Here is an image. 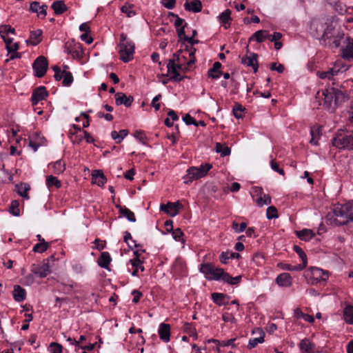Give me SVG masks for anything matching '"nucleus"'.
I'll return each mask as SVG.
<instances>
[{"mask_svg": "<svg viewBox=\"0 0 353 353\" xmlns=\"http://www.w3.org/2000/svg\"><path fill=\"white\" fill-rule=\"evenodd\" d=\"M326 219L330 224L336 225H343L353 222V201L335 207L332 212L327 214Z\"/></svg>", "mask_w": 353, "mask_h": 353, "instance_id": "obj_1", "label": "nucleus"}, {"mask_svg": "<svg viewBox=\"0 0 353 353\" xmlns=\"http://www.w3.org/2000/svg\"><path fill=\"white\" fill-rule=\"evenodd\" d=\"M200 271L205 275L208 280H222L230 285H237L241 281V276L232 277L228 273L225 272L223 269L215 268L211 263H203L201 265Z\"/></svg>", "mask_w": 353, "mask_h": 353, "instance_id": "obj_2", "label": "nucleus"}, {"mask_svg": "<svg viewBox=\"0 0 353 353\" xmlns=\"http://www.w3.org/2000/svg\"><path fill=\"white\" fill-rule=\"evenodd\" d=\"M323 106L330 112H334L339 106L347 100L345 92L336 88H330L323 90Z\"/></svg>", "mask_w": 353, "mask_h": 353, "instance_id": "obj_3", "label": "nucleus"}, {"mask_svg": "<svg viewBox=\"0 0 353 353\" xmlns=\"http://www.w3.org/2000/svg\"><path fill=\"white\" fill-rule=\"evenodd\" d=\"M332 145L339 149L353 150V131L339 130L332 139Z\"/></svg>", "mask_w": 353, "mask_h": 353, "instance_id": "obj_4", "label": "nucleus"}, {"mask_svg": "<svg viewBox=\"0 0 353 353\" xmlns=\"http://www.w3.org/2000/svg\"><path fill=\"white\" fill-rule=\"evenodd\" d=\"M134 43L127 39L125 34H120L119 54L121 59L127 63L133 59Z\"/></svg>", "mask_w": 353, "mask_h": 353, "instance_id": "obj_5", "label": "nucleus"}, {"mask_svg": "<svg viewBox=\"0 0 353 353\" xmlns=\"http://www.w3.org/2000/svg\"><path fill=\"white\" fill-rule=\"evenodd\" d=\"M212 165L210 163L201 165L199 167H191L187 170V174L184 176V183H189L194 180L199 179L205 176L208 172L212 168Z\"/></svg>", "mask_w": 353, "mask_h": 353, "instance_id": "obj_6", "label": "nucleus"}, {"mask_svg": "<svg viewBox=\"0 0 353 353\" xmlns=\"http://www.w3.org/2000/svg\"><path fill=\"white\" fill-rule=\"evenodd\" d=\"M186 57L185 56H181L178 53L173 54V59H170L167 64L168 72L171 73L172 75L170 77V80L172 81L180 82L184 78L180 77L179 71L176 70V63H185Z\"/></svg>", "mask_w": 353, "mask_h": 353, "instance_id": "obj_7", "label": "nucleus"}, {"mask_svg": "<svg viewBox=\"0 0 353 353\" xmlns=\"http://www.w3.org/2000/svg\"><path fill=\"white\" fill-rule=\"evenodd\" d=\"M325 31L323 33L322 40L325 41L327 39H330L333 37L332 44L334 47H339L340 40L343 38L344 34L343 33L338 32L337 35L335 36L334 33L335 27L333 26L332 22H325Z\"/></svg>", "mask_w": 353, "mask_h": 353, "instance_id": "obj_8", "label": "nucleus"}, {"mask_svg": "<svg viewBox=\"0 0 353 353\" xmlns=\"http://www.w3.org/2000/svg\"><path fill=\"white\" fill-rule=\"evenodd\" d=\"M34 75L41 78L45 75L48 68V62L43 56L38 57L32 64Z\"/></svg>", "mask_w": 353, "mask_h": 353, "instance_id": "obj_9", "label": "nucleus"}, {"mask_svg": "<svg viewBox=\"0 0 353 353\" xmlns=\"http://www.w3.org/2000/svg\"><path fill=\"white\" fill-rule=\"evenodd\" d=\"M31 270L34 274L38 275L41 278L46 277L50 272L49 259L44 260L43 264L40 266L33 265Z\"/></svg>", "mask_w": 353, "mask_h": 353, "instance_id": "obj_10", "label": "nucleus"}, {"mask_svg": "<svg viewBox=\"0 0 353 353\" xmlns=\"http://www.w3.org/2000/svg\"><path fill=\"white\" fill-rule=\"evenodd\" d=\"M325 23H323L319 20L312 21L310 26V30L313 37L320 39H323V33L325 31Z\"/></svg>", "mask_w": 353, "mask_h": 353, "instance_id": "obj_11", "label": "nucleus"}, {"mask_svg": "<svg viewBox=\"0 0 353 353\" xmlns=\"http://www.w3.org/2000/svg\"><path fill=\"white\" fill-rule=\"evenodd\" d=\"M47 96L48 92L44 86H39L35 88L31 98L32 105H36L39 101L45 99Z\"/></svg>", "mask_w": 353, "mask_h": 353, "instance_id": "obj_12", "label": "nucleus"}, {"mask_svg": "<svg viewBox=\"0 0 353 353\" xmlns=\"http://www.w3.org/2000/svg\"><path fill=\"white\" fill-rule=\"evenodd\" d=\"M257 57V54L252 52L250 55L242 57L241 63L247 66L252 67L254 72H256L258 70Z\"/></svg>", "mask_w": 353, "mask_h": 353, "instance_id": "obj_13", "label": "nucleus"}, {"mask_svg": "<svg viewBox=\"0 0 353 353\" xmlns=\"http://www.w3.org/2000/svg\"><path fill=\"white\" fill-rule=\"evenodd\" d=\"M115 102L117 105H124L125 107L128 108L132 105V103L134 101V98L132 96L127 97L126 94L123 92H117L114 95Z\"/></svg>", "mask_w": 353, "mask_h": 353, "instance_id": "obj_14", "label": "nucleus"}, {"mask_svg": "<svg viewBox=\"0 0 353 353\" xmlns=\"http://www.w3.org/2000/svg\"><path fill=\"white\" fill-rule=\"evenodd\" d=\"M312 274V276L316 283H318L321 281H326L328 278V272L323 270L319 268L311 267L310 268Z\"/></svg>", "mask_w": 353, "mask_h": 353, "instance_id": "obj_15", "label": "nucleus"}, {"mask_svg": "<svg viewBox=\"0 0 353 353\" xmlns=\"http://www.w3.org/2000/svg\"><path fill=\"white\" fill-rule=\"evenodd\" d=\"M299 347L301 353H315L316 352L314 343L306 338L300 341Z\"/></svg>", "mask_w": 353, "mask_h": 353, "instance_id": "obj_16", "label": "nucleus"}, {"mask_svg": "<svg viewBox=\"0 0 353 353\" xmlns=\"http://www.w3.org/2000/svg\"><path fill=\"white\" fill-rule=\"evenodd\" d=\"M252 333L258 334L259 336L258 337L250 339L249 343L248 345V349H252L255 347L258 343H261L264 341L265 333L261 329L256 328L253 330Z\"/></svg>", "mask_w": 353, "mask_h": 353, "instance_id": "obj_17", "label": "nucleus"}, {"mask_svg": "<svg viewBox=\"0 0 353 353\" xmlns=\"http://www.w3.org/2000/svg\"><path fill=\"white\" fill-rule=\"evenodd\" d=\"M107 179L103 174L102 170H95L92 173V182L98 186L102 187L106 182Z\"/></svg>", "mask_w": 353, "mask_h": 353, "instance_id": "obj_18", "label": "nucleus"}, {"mask_svg": "<svg viewBox=\"0 0 353 353\" xmlns=\"http://www.w3.org/2000/svg\"><path fill=\"white\" fill-rule=\"evenodd\" d=\"M158 334L163 341L165 343L168 342L170 339V325L164 323H161Z\"/></svg>", "mask_w": 353, "mask_h": 353, "instance_id": "obj_19", "label": "nucleus"}, {"mask_svg": "<svg viewBox=\"0 0 353 353\" xmlns=\"http://www.w3.org/2000/svg\"><path fill=\"white\" fill-rule=\"evenodd\" d=\"M346 46L343 48V57L346 60L353 59V40L347 37L345 39Z\"/></svg>", "mask_w": 353, "mask_h": 353, "instance_id": "obj_20", "label": "nucleus"}, {"mask_svg": "<svg viewBox=\"0 0 353 353\" xmlns=\"http://www.w3.org/2000/svg\"><path fill=\"white\" fill-rule=\"evenodd\" d=\"M311 139L310 143L312 145H317L318 140L320 139L321 135V127L320 125H313L310 128Z\"/></svg>", "mask_w": 353, "mask_h": 353, "instance_id": "obj_21", "label": "nucleus"}, {"mask_svg": "<svg viewBox=\"0 0 353 353\" xmlns=\"http://www.w3.org/2000/svg\"><path fill=\"white\" fill-rule=\"evenodd\" d=\"M276 281L280 286L289 287L292 284V276L289 273H282L276 277Z\"/></svg>", "mask_w": 353, "mask_h": 353, "instance_id": "obj_22", "label": "nucleus"}, {"mask_svg": "<svg viewBox=\"0 0 353 353\" xmlns=\"http://www.w3.org/2000/svg\"><path fill=\"white\" fill-rule=\"evenodd\" d=\"M184 8L188 11H192L194 12H199L202 9V4L199 0H194L190 3L188 1L184 4Z\"/></svg>", "mask_w": 353, "mask_h": 353, "instance_id": "obj_23", "label": "nucleus"}, {"mask_svg": "<svg viewBox=\"0 0 353 353\" xmlns=\"http://www.w3.org/2000/svg\"><path fill=\"white\" fill-rule=\"evenodd\" d=\"M26 291L20 285H16L12 291L14 299L17 302H21L26 299Z\"/></svg>", "mask_w": 353, "mask_h": 353, "instance_id": "obj_24", "label": "nucleus"}, {"mask_svg": "<svg viewBox=\"0 0 353 353\" xmlns=\"http://www.w3.org/2000/svg\"><path fill=\"white\" fill-rule=\"evenodd\" d=\"M294 250L299 254L300 258L301 259L303 263L301 264H299V266L294 268V270H303L307 265V256L303 250L299 247L298 245L294 246Z\"/></svg>", "mask_w": 353, "mask_h": 353, "instance_id": "obj_25", "label": "nucleus"}, {"mask_svg": "<svg viewBox=\"0 0 353 353\" xmlns=\"http://www.w3.org/2000/svg\"><path fill=\"white\" fill-rule=\"evenodd\" d=\"M212 299L216 304L223 305L228 303L229 297L226 294L214 292L212 294Z\"/></svg>", "mask_w": 353, "mask_h": 353, "instance_id": "obj_26", "label": "nucleus"}, {"mask_svg": "<svg viewBox=\"0 0 353 353\" xmlns=\"http://www.w3.org/2000/svg\"><path fill=\"white\" fill-rule=\"evenodd\" d=\"M2 39L6 43V48L8 51V53H12L14 52V51H17L19 50V43H13V39L12 38H6L5 36H2Z\"/></svg>", "mask_w": 353, "mask_h": 353, "instance_id": "obj_27", "label": "nucleus"}, {"mask_svg": "<svg viewBox=\"0 0 353 353\" xmlns=\"http://www.w3.org/2000/svg\"><path fill=\"white\" fill-rule=\"evenodd\" d=\"M17 192L23 198L29 199L28 191L30 190V186L28 183H20L15 186Z\"/></svg>", "mask_w": 353, "mask_h": 353, "instance_id": "obj_28", "label": "nucleus"}, {"mask_svg": "<svg viewBox=\"0 0 353 353\" xmlns=\"http://www.w3.org/2000/svg\"><path fill=\"white\" fill-rule=\"evenodd\" d=\"M42 30L38 29L37 30L30 32V40H27L26 42L30 43L33 46H37L41 41Z\"/></svg>", "mask_w": 353, "mask_h": 353, "instance_id": "obj_29", "label": "nucleus"}, {"mask_svg": "<svg viewBox=\"0 0 353 353\" xmlns=\"http://www.w3.org/2000/svg\"><path fill=\"white\" fill-rule=\"evenodd\" d=\"M221 68V63L216 61L214 63L213 67L208 70V77L212 79H218L222 74L220 68Z\"/></svg>", "mask_w": 353, "mask_h": 353, "instance_id": "obj_30", "label": "nucleus"}, {"mask_svg": "<svg viewBox=\"0 0 353 353\" xmlns=\"http://www.w3.org/2000/svg\"><path fill=\"white\" fill-rule=\"evenodd\" d=\"M231 10L229 9L225 10L223 12H221L218 17L219 20L221 23L224 24L225 28H228L227 25L229 26L232 21V18L230 17Z\"/></svg>", "mask_w": 353, "mask_h": 353, "instance_id": "obj_31", "label": "nucleus"}, {"mask_svg": "<svg viewBox=\"0 0 353 353\" xmlns=\"http://www.w3.org/2000/svg\"><path fill=\"white\" fill-rule=\"evenodd\" d=\"M52 8L54 10V13L57 15L63 14L68 9L66 5L64 3V1L61 0L54 1L52 4Z\"/></svg>", "mask_w": 353, "mask_h": 353, "instance_id": "obj_32", "label": "nucleus"}, {"mask_svg": "<svg viewBox=\"0 0 353 353\" xmlns=\"http://www.w3.org/2000/svg\"><path fill=\"white\" fill-rule=\"evenodd\" d=\"M296 236L301 240L305 241H310L314 236V233L308 229H303L301 231H296Z\"/></svg>", "mask_w": 353, "mask_h": 353, "instance_id": "obj_33", "label": "nucleus"}, {"mask_svg": "<svg viewBox=\"0 0 353 353\" xmlns=\"http://www.w3.org/2000/svg\"><path fill=\"white\" fill-rule=\"evenodd\" d=\"M117 208L119 209L121 214L128 219L129 221L135 222L136 218L133 212L128 209L126 207L117 205Z\"/></svg>", "mask_w": 353, "mask_h": 353, "instance_id": "obj_34", "label": "nucleus"}, {"mask_svg": "<svg viewBox=\"0 0 353 353\" xmlns=\"http://www.w3.org/2000/svg\"><path fill=\"white\" fill-rule=\"evenodd\" d=\"M268 30H258L252 35L249 41L255 39L258 43H262L265 39H268Z\"/></svg>", "mask_w": 353, "mask_h": 353, "instance_id": "obj_35", "label": "nucleus"}, {"mask_svg": "<svg viewBox=\"0 0 353 353\" xmlns=\"http://www.w3.org/2000/svg\"><path fill=\"white\" fill-rule=\"evenodd\" d=\"M110 261L111 258L110 254L108 252H104L101 253L100 257L99 258L98 264L101 268H108Z\"/></svg>", "mask_w": 353, "mask_h": 353, "instance_id": "obj_36", "label": "nucleus"}, {"mask_svg": "<svg viewBox=\"0 0 353 353\" xmlns=\"http://www.w3.org/2000/svg\"><path fill=\"white\" fill-rule=\"evenodd\" d=\"M48 167H52L54 173L59 174L65 170V163L61 160H58L54 163H50Z\"/></svg>", "mask_w": 353, "mask_h": 353, "instance_id": "obj_37", "label": "nucleus"}, {"mask_svg": "<svg viewBox=\"0 0 353 353\" xmlns=\"http://www.w3.org/2000/svg\"><path fill=\"white\" fill-rule=\"evenodd\" d=\"M344 320L346 323L353 324V306H346L343 311Z\"/></svg>", "mask_w": 353, "mask_h": 353, "instance_id": "obj_38", "label": "nucleus"}, {"mask_svg": "<svg viewBox=\"0 0 353 353\" xmlns=\"http://www.w3.org/2000/svg\"><path fill=\"white\" fill-rule=\"evenodd\" d=\"M128 134V131L127 130H121L119 132L117 131H112L111 132L112 138L116 141L117 143H119L122 141V140Z\"/></svg>", "mask_w": 353, "mask_h": 353, "instance_id": "obj_39", "label": "nucleus"}, {"mask_svg": "<svg viewBox=\"0 0 353 353\" xmlns=\"http://www.w3.org/2000/svg\"><path fill=\"white\" fill-rule=\"evenodd\" d=\"M49 247V243L46 242L44 239H42V242H39V243H37L33 247V251L34 252H39L42 253L47 250V249Z\"/></svg>", "mask_w": 353, "mask_h": 353, "instance_id": "obj_40", "label": "nucleus"}, {"mask_svg": "<svg viewBox=\"0 0 353 353\" xmlns=\"http://www.w3.org/2000/svg\"><path fill=\"white\" fill-rule=\"evenodd\" d=\"M46 185L48 188L54 185L56 188H59L61 187V183L57 177L50 175L46 178Z\"/></svg>", "mask_w": 353, "mask_h": 353, "instance_id": "obj_41", "label": "nucleus"}, {"mask_svg": "<svg viewBox=\"0 0 353 353\" xmlns=\"http://www.w3.org/2000/svg\"><path fill=\"white\" fill-rule=\"evenodd\" d=\"M215 150L217 153H220L222 157H225L230 154V149L228 146L223 147L220 143H216Z\"/></svg>", "mask_w": 353, "mask_h": 353, "instance_id": "obj_42", "label": "nucleus"}, {"mask_svg": "<svg viewBox=\"0 0 353 353\" xmlns=\"http://www.w3.org/2000/svg\"><path fill=\"white\" fill-rule=\"evenodd\" d=\"M133 5L125 3L121 8V10L122 12L126 14L128 17H134L136 14L135 11L132 10Z\"/></svg>", "mask_w": 353, "mask_h": 353, "instance_id": "obj_43", "label": "nucleus"}, {"mask_svg": "<svg viewBox=\"0 0 353 353\" xmlns=\"http://www.w3.org/2000/svg\"><path fill=\"white\" fill-rule=\"evenodd\" d=\"M19 203L17 200H14L11 202L10 206V212L14 215V216H19L20 211H19Z\"/></svg>", "mask_w": 353, "mask_h": 353, "instance_id": "obj_44", "label": "nucleus"}, {"mask_svg": "<svg viewBox=\"0 0 353 353\" xmlns=\"http://www.w3.org/2000/svg\"><path fill=\"white\" fill-rule=\"evenodd\" d=\"M245 110V108L239 103H235L233 107V114L234 116L236 119H240L243 117L242 112Z\"/></svg>", "mask_w": 353, "mask_h": 353, "instance_id": "obj_45", "label": "nucleus"}, {"mask_svg": "<svg viewBox=\"0 0 353 353\" xmlns=\"http://www.w3.org/2000/svg\"><path fill=\"white\" fill-rule=\"evenodd\" d=\"M63 84L65 86H69L73 81V77L70 72L63 71Z\"/></svg>", "mask_w": 353, "mask_h": 353, "instance_id": "obj_46", "label": "nucleus"}, {"mask_svg": "<svg viewBox=\"0 0 353 353\" xmlns=\"http://www.w3.org/2000/svg\"><path fill=\"white\" fill-rule=\"evenodd\" d=\"M134 254L135 255L136 258L134 259H132L130 261L132 265L136 267L139 265L141 271H143L144 267L142 265V261L139 259L140 254L139 253V251H134Z\"/></svg>", "mask_w": 353, "mask_h": 353, "instance_id": "obj_47", "label": "nucleus"}, {"mask_svg": "<svg viewBox=\"0 0 353 353\" xmlns=\"http://www.w3.org/2000/svg\"><path fill=\"white\" fill-rule=\"evenodd\" d=\"M256 203L259 207L263 205H269L271 203V197L269 194H264L263 196H259L256 200Z\"/></svg>", "mask_w": 353, "mask_h": 353, "instance_id": "obj_48", "label": "nucleus"}, {"mask_svg": "<svg viewBox=\"0 0 353 353\" xmlns=\"http://www.w3.org/2000/svg\"><path fill=\"white\" fill-rule=\"evenodd\" d=\"M266 216L268 219L278 217L277 210L274 206H270L267 209Z\"/></svg>", "mask_w": 353, "mask_h": 353, "instance_id": "obj_49", "label": "nucleus"}, {"mask_svg": "<svg viewBox=\"0 0 353 353\" xmlns=\"http://www.w3.org/2000/svg\"><path fill=\"white\" fill-rule=\"evenodd\" d=\"M63 347L58 343L52 342L50 345V352L51 353H61Z\"/></svg>", "mask_w": 353, "mask_h": 353, "instance_id": "obj_50", "label": "nucleus"}, {"mask_svg": "<svg viewBox=\"0 0 353 353\" xmlns=\"http://www.w3.org/2000/svg\"><path fill=\"white\" fill-rule=\"evenodd\" d=\"M9 32L14 34V29L9 25H1L0 26V35L1 37L2 36H5L4 34H8Z\"/></svg>", "mask_w": 353, "mask_h": 353, "instance_id": "obj_51", "label": "nucleus"}, {"mask_svg": "<svg viewBox=\"0 0 353 353\" xmlns=\"http://www.w3.org/2000/svg\"><path fill=\"white\" fill-rule=\"evenodd\" d=\"M168 210H170L174 211L173 213H170V215L172 216H174L178 213V211H177L178 207H179V206L182 207V205L181 203H179V202H176V203L168 202Z\"/></svg>", "mask_w": 353, "mask_h": 353, "instance_id": "obj_52", "label": "nucleus"}, {"mask_svg": "<svg viewBox=\"0 0 353 353\" xmlns=\"http://www.w3.org/2000/svg\"><path fill=\"white\" fill-rule=\"evenodd\" d=\"M247 224L246 223H241L240 226H239V224L236 221L232 222V228L236 232H241L244 231L246 229Z\"/></svg>", "mask_w": 353, "mask_h": 353, "instance_id": "obj_53", "label": "nucleus"}, {"mask_svg": "<svg viewBox=\"0 0 353 353\" xmlns=\"http://www.w3.org/2000/svg\"><path fill=\"white\" fill-rule=\"evenodd\" d=\"M183 120L186 123V125L193 124L195 126L199 125V123H197V121H195V119L189 114H187L185 117H183Z\"/></svg>", "mask_w": 353, "mask_h": 353, "instance_id": "obj_54", "label": "nucleus"}, {"mask_svg": "<svg viewBox=\"0 0 353 353\" xmlns=\"http://www.w3.org/2000/svg\"><path fill=\"white\" fill-rule=\"evenodd\" d=\"M270 68L271 70H276L279 73H283L285 70L284 65L283 64H279L277 65L276 63H272L270 64Z\"/></svg>", "mask_w": 353, "mask_h": 353, "instance_id": "obj_55", "label": "nucleus"}, {"mask_svg": "<svg viewBox=\"0 0 353 353\" xmlns=\"http://www.w3.org/2000/svg\"><path fill=\"white\" fill-rule=\"evenodd\" d=\"M183 235V233L180 228H176L172 230V236L176 241H180Z\"/></svg>", "mask_w": 353, "mask_h": 353, "instance_id": "obj_56", "label": "nucleus"}, {"mask_svg": "<svg viewBox=\"0 0 353 353\" xmlns=\"http://www.w3.org/2000/svg\"><path fill=\"white\" fill-rule=\"evenodd\" d=\"M282 37V34L280 32H274L273 34H268V39L271 41H279Z\"/></svg>", "mask_w": 353, "mask_h": 353, "instance_id": "obj_57", "label": "nucleus"}, {"mask_svg": "<svg viewBox=\"0 0 353 353\" xmlns=\"http://www.w3.org/2000/svg\"><path fill=\"white\" fill-rule=\"evenodd\" d=\"M134 137L137 138L142 144H145V137L143 135V132L142 131H136L134 133Z\"/></svg>", "mask_w": 353, "mask_h": 353, "instance_id": "obj_58", "label": "nucleus"}, {"mask_svg": "<svg viewBox=\"0 0 353 353\" xmlns=\"http://www.w3.org/2000/svg\"><path fill=\"white\" fill-rule=\"evenodd\" d=\"M161 98V94H159L154 97L152 101V105L155 108V110L160 109V103H157V101Z\"/></svg>", "mask_w": 353, "mask_h": 353, "instance_id": "obj_59", "label": "nucleus"}, {"mask_svg": "<svg viewBox=\"0 0 353 353\" xmlns=\"http://www.w3.org/2000/svg\"><path fill=\"white\" fill-rule=\"evenodd\" d=\"M187 26V23H185V24L181 26V28H176L177 35L178 37L183 40V37H187L185 34V27Z\"/></svg>", "mask_w": 353, "mask_h": 353, "instance_id": "obj_60", "label": "nucleus"}, {"mask_svg": "<svg viewBox=\"0 0 353 353\" xmlns=\"http://www.w3.org/2000/svg\"><path fill=\"white\" fill-rule=\"evenodd\" d=\"M88 33L89 32H84L83 34H82L80 37L81 39L83 41H85L86 43L88 44H90L93 39L91 37H90L88 35Z\"/></svg>", "mask_w": 353, "mask_h": 353, "instance_id": "obj_61", "label": "nucleus"}, {"mask_svg": "<svg viewBox=\"0 0 353 353\" xmlns=\"http://www.w3.org/2000/svg\"><path fill=\"white\" fill-rule=\"evenodd\" d=\"M41 6L38 1H33L30 3V9L32 12H38Z\"/></svg>", "mask_w": 353, "mask_h": 353, "instance_id": "obj_62", "label": "nucleus"}, {"mask_svg": "<svg viewBox=\"0 0 353 353\" xmlns=\"http://www.w3.org/2000/svg\"><path fill=\"white\" fill-rule=\"evenodd\" d=\"M318 76L319 78H321L322 79H330L332 78V75L330 74L329 70L327 71L319 72Z\"/></svg>", "mask_w": 353, "mask_h": 353, "instance_id": "obj_63", "label": "nucleus"}, {"mask_svg": "<svg viewBox=\"0 0 353 353\" xmlns=\"http://www.w3.org/2000/svg\"><path fill=\"white\" fill-rule=\"evenodd\" d=\"M220 261L221 263H227V260L230 259V254H229V252H223L221 254H220Z\"/></svg>", "mask_w": 353, "mask_h": 353, "instance_id": "obj_64", "label": "nucleus"}]
</instances>
